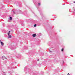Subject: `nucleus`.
I'll list each match as a JSON object with an SVG mask.
<instances>
[{
  "label": "nucleus",
  "instance_id": "f257e3e1",
  "mask_svg": "<svg viewBox=\"0 0 75 75\" xmlns=\"http://www.w3.org/2000/svg\"><path fill=\"white\" fill-rule=\"evenodd\" d=\"M9 48H10L11 50H13L15 48V46L11 45L10 46H9Z\"/></svg>",
  "mask_w": 75,
  "mask_h": 75
},
{
  "label": "nucleus",
  "instance_id": "f03ea898",
  "mask_svg": "<svg viewBox=\"0 0 75 75\" xmlns=\"http://www.w3.org/2000/svg\"><path fill=\"white\" fill-rule=\"evenodd\" d=\"M0 43H1V45H2V46H3L4 45V43H3V42H1V40H0Z\"/></svg>",
  "mask_w": 75,
  "mask_h": 75
},
{
  "label": "nucleus",
  "instance_id": "7ed1b4c3",
  "mask_svg": "<svg viewBox=\"0 0 75 75\" xmlns=\"http://www.w3.org/2000/svg\"><path fill=\"white\" fill-rule=\"evenodd\" d=\"M8 38H11V35H10V34L9 33H8Z\"/></svg>",
  "mask_w": 75,
  "mask_h": 75
},
{
  "label": "nucleus",
  "instance_id": "20e7f679",
  "mask_svg": "<svg viewBox=\"0 0 75 75\" xmlns=\"http://www.w3.org/2000/svg\"><path fill=\"white\" fill-rule=\"evenodd\" d=\"M32 36L33 37H35V36H36V34H34L32 35Z\"/></svg>",
  "mask_w": 75,
  "mask_h": 75
},
{
  "label": "nucleus",
  "instance_id": "39448f33",
  "mask_svg": "<svg viewBox=\"0 0 75 75\" xmlns=\"http://www.w3.org/2000/svg\"><path fill=\"white\" fill-rule=\"evenodd\" d=\"M2 58H3V59H4V58H5V59H7V58L5 57H3Z\"/></svg>",
  "mask_w": 75,
  "mask_h": 75
},
{
  "label": "nucleus",
  "instance_id": "423d86ee",
  "mask_svg": "<svg viewBox=\"0 0 75 75\" xmlns=\"http://www.w3.org/2000/svg\"><path fill=\"white\" fill-rule=\"evenodd\" d=\"M37 27V24H35L34 25V27Z\"/></svg>",
  "mask_w": 75,
  "mask_h": 75
},
{
  "label": "nucleus",
  "instance_id": "0eeeda50",
  "mask_svg": "<svg viewBox=\"0 0 75 75\" xmlns=\"http://www.w3.org/2000/svg\"><path fill=\"white\" fill-rule=\"evenodd\" d=\"M12 17H10V20H12Z\"/></svg>",
  "mask_w": 75,
  "mask_h": 75
},
{
  "label": "nucleus",
  "instance_id": "6e6552de",
  "mask_svg": "<svg viewBox=\"0 0 75 75\" xmlns=\"http://www.w3.org/2000/svg\"><path fill=\"white\" fill-rule=\"evenodd\" d=\"M38 6H41V4L40 3H38Z\"/></svg>",
  "mask_w": 75,
  "mask_h": 75
},
{
  "label": "nucleus",
  "instance_id": "1a4fd4ad",
  "mask_svg": "<svg viewBox=\"0 0 75 75\" xmlns=\"http://www.w3.org/2000/svg\"><path fill=\"white\" fill-rule=\"evenodd\" d=\"M12 12L13 13V14H15V12L14 11H12Z\"/></svg>",
  "mask_w": 75,
  "mask_h": 75
},
{
  "label": "nucleus",
  "instance_id": "9d476101",
  "mask_svg": "<svg viewBox=\"0 0 75 75\" xmlns=\"http://www.w3.org/2000/svg\"><path fill=\"white\" fill-rule=\"evenodd\" d=\"M61 51H62V52L64 51V48L62 49Z\"/></svg>",
  "mask_w": 75,
  "mask_h": 75
},
{
  "label": "nucleus",
  "instance_id": "9b49d317",
  "mask_svg": "<svg viewBox=\"0 0 75 75\" xmlns=\"http://www.w3.org/2000/svg\"><path fill=\"white\" fill-rule=\"evenodd\" d=\"M50 51V52H52V51Z\"/></svg>",
  "mask_w": 75,
  "mask_h": 75
},
{
  "label": "nucleus",
  "instance_id": "f8f14e48",
  "mask_svg": "<svg viewBox=\"0 0 75 75\" xmlns=\"http://www.w3.org/2000/svg\"><path fill=\"white\" fill-rule=\"evenodd\" d=\"M4 75H6V74L5 73H4Z\"/></svg>",
  "mask_w": 75,
  "mask_h": 75
},
{
  "label": "nucleus",
  "instance_id": "ddd939ff",
  "mask_svg": "<svg viewBox=\"0 0 75 75\" xmlns=\"http://www.w3.org/2000/svg\"><path fill=\"white\" fill-rule=\"evenodd\" d=\"M63 64H64V61H63Z\"/></svg>",
  "mask_w": 75,
  "mask_h": 75
},
{
  "label": "nucleus",
  "instance_id": "4468645a",
  "mask_svg": "<svg viewBox=\"0 0 75 75\" xmlns=\"http://www.w3.org/2000/svg\"><path fill=\"white\" fill-rule=\"evenodd\" d=\"M67 75H70V74H69V73H68V74H67Z\"/></svg>",
  "mask_w": 75,
  "mask_h": 75
},
{
  "label": "nucleus",
  "instance_id": "2eb2a0df",
  "mask_svg": "<svg viewBox=\"0 0 75 75\" xmlns=\"http://www.w3.org/2000/svg\"><path fill=\"white\" fill-rule=\"evenodd\" d=\"M10 31H9V33H9L10 34Z\"/></svg>",
  "mask_w": 75,
  "mask_h": 75
},
{
  "label": "nucleus",
  "instance_id": "dca6fc26",
  "mask_svg": "<svg viewBox=\"0 0 75 75\" xmlns=\"http://www.w3.org/2000/svg\"><path fill=\"white\" fill-rule=\"evenodd\" d=\"M11 69H13V67H11Z\"/></svg>",
  "mask_w": 75,
  "mask_h": 75
},
{
  "label": "nucleus",
  "instance_id": "f3484780",
  "mask_svg": "<svg viewBox=\"0 0 75 75\" xmlns=\"http://www.w3.org/2000/svg\"><path fill=\"white\" fill-rule=\"evenodd\" d=\"M34 0H33V2H34Z\"/></svg>",
  "mask_w": 75,
  "mask_h": 75
},
{
  "label": "nucleus",
  "instance_id": "a211bd4d",
  "mask_svg": "<svg viewBox=\"0 0 75 75\" xmlns=\"http://www.w3.org/2000/svg\"><path fill=\"white\" fill-rule=\"evenodd\" d=\"M74 3H75V1L74 2Z\"/></svg>",
  "mask_w": 75,
  "mask_h": 75
},
{
  "label": "nucleus",
  "instance_id": "6ab92c4d",
  "mask_svg": "<svg viewBox=\"0 0 75 75\" xmlns=\"http://www.w3.org/2000/svg\"><path fill=\"white\" fill-rule=\"evenodd\" d=\"M26 68H27V67L25 68V69H26Z\"/></svg>",
  "mask_w": 75,
  "mask_h": 75
},
{
  "label": "nucleus",
  "instance_id": "aec40b11",
  "mask_svg": "<svg viewBox=\"0 0 75 75\" xmlns=\"http://www.w3.org/2000/svg\"><path fill=\"white\" fill-rule=\"evenodd\" d=\"M38 61H39V59H38Z\"/></svg>",
  "mask_w": 75,
  "mask_h": 75
},
{
  "label": "nucleus",
  "instance_id": "412c9836",
  "mask_svg": "<svg viewBox=\"0 0 75 75\" xmlns=\"http://www.w3.org/2000/svg\"><path fill=\"white\" fill-rule=\"evenodd\" d=\"M20 13H22V12H20Z\"/></svg>",
  "mask_w": 75,
  "mask_h": 75
},
{
  "label": "nucleus",
  "instance_id": "4be33fe9",
  "mask_svg": "<svg viewBox=\"0 0 75 75\" xmlns=\"http://www.w3.org/2000/svg\"><path fill=\"white\" fill-rule=\"evenodd\" d=\"M26 21H27V22H28L27 21V20H26Z\"/></svg>",
  "mask_w": 75,
  "mask_h": 75
},
{
  "label": "nucleus",
  "instance_id": "5701e85b",
  "mask_svg": "<svg viewBox=\"0 0 75 75\" xmlns=\"http://www.w3.org/2000/svg\"><path fill=\"white\" fill-rule=\"evenodd\" d=\"M21 12V11H20Z\"/></svg>",
  "mask_w": 75,
  "mask_h": 75
}]
</instances>
